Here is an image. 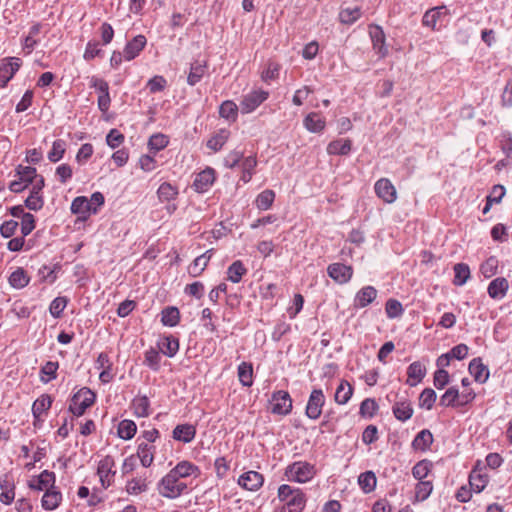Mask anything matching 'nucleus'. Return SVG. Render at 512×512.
Returning <instances> with one entry per match:
<instances>
[{"label":"nucleus","instance_id":"1","mask_svg":"<svg viewBox=\"0 0 512 512\" xmlns=\"http://www.w3.org/2000/svg\"><path fill=\"white\" fill-rule=\"evenodd\" d=\"M201 475L199 466L189 460L179 461L158 482L159 494L168 499H176L187 492L188 485L185 480L196 479Z\"/></svg>","mask_w":512,"mask_h":512},{"label":"nucleus","instance_id":"2","mask_svg":"<svg viewBox=\"0 0 512 512\" xmlns=\"http://www.w3.org/2000/svg\"><path fill=\"white\" fill-rule=\"evenodd\" d=\"M277 498L283 504L278 512H302L307 504L304 491L289 484L278 487Z\"/></svg>","mask_w":512,"mask_h":512},{"label":"nucleus","instance_id":"3","mask_svg":"<svg viewBox=\"0 0 512 512\" xmlns=\"http://www.w3.org/2000/svg\"><path fill=\"white\" fill-rule=\"evenodd\" d=\"M160 439V432L156 428L143 430L137 438L136 456L144 468H149L155 458L156 441Z\"/></svg>","mask_w":512,"mask_h":512},{"label":"nucleus","instance_id":"4","mask_svg":"<svg viewBox=\"0 0 512 512\" xmlns=\"http://www.w3.org/2000/svg\"><path fill=\"white\" fill-rule=\"evenodd\" d=\"M315 475V466L307 461H295L284 469V476L288 481L300 484L311 481Z\"/></svg>","mask_w":512,"mask_h":512},{"label":"nucleus","instance_id":"5","mask_svg":"<svg viewBox=\"0 0 512 512\" xmlns=\"http://www.w3.org/2000/svg\"><path fill=\"white\" fill-rule=\"evenodd\" d=\"M16 177L17 179L10 183L9 189L14 193H20L30 184L33 186L35 181L42 176L37 174L34 167L19 165L16 169Z\"/></svg>","mask_w":512,"mask_h":512},{"label":"nucleus","instance_id":"6","mask_svg":"<svg viewBox=\"0 0 512 512\" xmlns=\"http://www.w3.org/2000/svg\"><path fill=\"white\" fill-rule=\"evenodd\" d=\"M95 399V393L89 388L83 387L73 395L69 410L76 417H80L85 413L87 408L94 404Z\"/></svg>","mask_w":512,"mask_h":512},{"label":"nucleus","instance_id":"7","mask_svg":"<svg viewBox=\"0 0 512 512\" xmlns=\"http://www.w3.org/2000/svg\"><path fill=\"white\" fill-rule=\"evenodd\" d=\"M269 410L272 414L286 416L292 411V398L287 391H274L269 400Z\"/></svg>","mask_w":512,"mask_h":512},{"label":"nucleus","instance_id":"8","mask_svg":"<svg viewBox=\"0 0 512 512\" xmlns=\"http://www.w3.org/2000/svg\"><path fill=\"white\" fill-rule=\"evenodd\" d=\"M97 475L102 488L107 489L114 483L116 475V462L113 456L106 455L99 460L97 465Z\"/></svg>","mask_w":512,"mask_h":512},{"label":"nucleus","instance_id":"9","mask_svg":"<svg viewBox=\"0 0 512 512\" xmlns=\"http://www.w3.org/2000/svg\"><path fill=\"white\" fill-rule=\"evenodd\" d=\"M448 10L445 6L436 7L427 11L422 19L423 25L433 30H440L448 23Z\"/></svg>","mask_w":512,"mask_h":512},{"label":"nucleus","instance_id":"10","mask_svg":"<svg viewBox=\"0 0 512 512\" xmlns=\"http://www.w3.org/2000/svg\"><path fill=\"white\" fill-rule=\"evenodd\" d=\"M326 397L322 389H313L309 395L305 409L306 416L311 420H317L322 414Z\"/></svg>","mask_w":512,"mask_h":512},{"label":"nucleus","instance_id":"11","mask_svg":"<svg viewBox=\"0 0 512 512\" xmlns=\"http://www.w3.org/2000/svg\"><path fill=\"white\" fill-rule=\"evenodd\" d=\"M269 97V92L256 89L247 93L243 96L240 102V109L243 114H248L253 112L256 108H258L264 101H266Z\"/></svg>","mask_w":512,"mask_h":512},{"label":"nucleus","instance_id":"12","mask_svg":"<svg viewBox=\"0 0 512 512\" xmlns=\"http://www.w3.org/2000/svg\"><path fill=\"white\" fill-rule=\"evenodd\" d=\"M43 24L40 22H33L28 32L22 36L21 47L24 55H30L34 49L41 42V31Z\"/></svg>","mask_w":512,"mask_h":512},{"label":"nucleus","instance_id":"13","mask_svg":"<svg viewBox=\"0 0 512 512\" xmlns=\"http://www.w3.org/2000/svg\"><path fill=\"white\" fill-rule=\"evenodd\" d=\"M216 181V171L212 167H206L195 175L192 188L197 193L207 192Z\"/></svg>","mask_w":512,"mask_h":512},{"label":"nucleus","instance_id":"14","mask_svg":"<svg viewBox=\"0 0 512 512\" xmlns=\"http://www.w3.org/2000/svg\"><path fill=\"white\" fill-rule=\"evenodd\" d=\"M353 268L343 263H332L327 267L328 276L336 283L343 285L348 283L353 276Z\"/></svg>","mask_w":512,"mask_h":512},{"label":"nucleus","instance_id":"15","mask_svg":"<svg viewBox=\"0 0 512 512\" xmlns=\"http://www.w3.org/2000/svg\"><path fill=\"white\" fill-rule=\"evenodd\" d=\"M22 65V61L17 57H9L3 59L0 64V87H5L14 77L15 73Z\"/></svg>","mask_w":512,"mask_h":512},{"label":"nucleus","instance_id":"16","mask_svg":"<svg viewBox=\"0 0 512 512\" xmlns=\"http://www.w3.org/2000/svg\"><path fill=\"white\" fill-rule=\"evenodd\" d=\"M376 195L385 203L392 204L397 199L395 186L388 178H380L374 185Z\"/></svg>","mask_w":512,"mask_h":512},{"label":"nucleus","instance_id":"17","mask_svg":"<svg viewBox=\"0 0 512 512\" xmlns=\"http://www.w3.org/2000/svg\"><path fill=\"white\" fill-rule=\"evenodd\" d=\"M237 483L244 490L256 492L263 486L264 476L257 471H247L239 476Z\"/></svg>","mask_w":512,"mask_h":512},{"label":"nucleus","instance_id":"18","mask_svg":"<svg viewBox=\"0 0 512 512\" xmlns=\"http://www.w3.org/2000/svg\"><path fill=\"white\" fill-rule=\"evenodd\" d=\"M44 178L40 177L35 181L29 196L25 200V206L33 211L42 209L44 205V198L42 196V189L44 188Z\"/></svg>","mask_w":512,"mask_h":512},{"label":"nucleus","instance_id":"19","mask_svg":"<svg viewBox=\"0 0 512 512\" xmlns=\"http://www.w3.org/2000/svg\"><path fill=\"white\" fill-rule=\"evenodd\" d=\"M208 60H195L191 63L187 75V83L190 86L198 84L208 73Z\"/></svg>","mask_w":512,"mask_h":512},{"label":"nucleus","instance_id":"20","mask_svg":"<svg viewBox=\"0 0 512 512\" xmlns=\"http://www.w3.org/2000/svg\"><path fill=\"white\" fill-rule=\"evenodd\" d=\"M56 476L54 472L44 470L29 482V487L38 491H47L55 486Z\"/></svg>","mask_w":512,"mask_h":512},{"label":"nucleus","instance_id":"21","mask_svg":"<svg viewBox=\"0 0 512 512\" xmlns=\"http://www.w3.org/2000/svg\"><path fill=\"white\" fill-rule=\"evenodd\" d=\"M303 126L311 133H322L326 128V119L319 112H310L303 119Z\"/></svg>","mask_w":512,"mask_h":512},{"label":"nucleus","instance_id":"22","mask_svg":"<svg viewBox=\"0 0 512 512\" xmlns=\"http://www.w3.org/2000/svg\"><path fill=\"white\" fill-rule=\"evenodd\" d=\"M146 44L147 39L144 35L140 34L135 36L124 47V59L126 61H131L135 59L140 54V52L145 48Z\"/></svg>","mask_w":512,"mask_h":512},{"label":"nucleus","instance_id":"23","mask_svg":"<svg viewBox=\"0 0 512 512\" xmlns=\"http://www.w3.org/2000/svg\"><path fill=\"white\" fill-rule=\"evenodd\" d=\"M213 255V249L207 250L202 255L196 257L188 266V274L193 277H199L207 268Z\"/></svg>","mask_w":512,"mask_h":512},{"label":"nucleus","instance_id":"24","mask_svg":"<svg viewBox=\"0 0 512 512\" xmlns=\"http://www.w3.org/2000/svg\"><path fill=\"white\" fill-rule=\"evenodd\" d=\"M71 212L79 215L81 219H87L90 214L97 213V207H90L87 197L78 196L71 203Z\"/></svg>","mask_w":512,"mask_h":512},{"label":"nucleus","instance_id":"25","mask_svg":"<svg viewBox=\"0 0 512 512\" xmlns=\"http://www.w3.org/2000/svg\"><path fill=\"white\" fill-rule=\"evenodd\" d=\"M196 436V427L193 424H178L172 431V438L184 444L190 443Z\"/></svg>","mask_w":512,"mask_h":512},{"label":"nucleus","instance_id":"26","mask_svg":"<svg viewBox=\"0 0 512 512\" xmlns=\"http://www.w3.org/2000/svg\"><path fill=\"white\" fill-rule=\"evenodd\" d=\"M377 295L378 292L373 286H364L356 293L354 306L356 308H365L377 298Z\"/></svg>","mask_w":512,"mask_h":512},{"label":"nucleus","instance_id":"27","mask_svg":"<svg viewBox=\"0 0 512 512\" xmlns=\"http://www.w3.org/2000/svg\"><path fill=\"white\" fill-rule=\"evenodd\" d=\"M392 412L397 420L406 422L413 416L414 409L409 400H399L393 404Z\"/></svg>","mask_w":512,"mask_h":512},{"label":"nucleus","instance_id":"28","mask_svg":"<svg viewBox=\"0 0 512 512\" xmlns=\"http://www.w3.org/2000/svg\"><path fill=\"white\" fill-rule=\"evenodd\" d=\"M61 501L62 494L58 488L54 486L51 489H47V491H45L41 499V505L45 510L52 511L59 507Z\"/></svg>","mask_w":512,"mask_h":512},{"label":"nucleus","instance_id":"29","mask_svg":"<svg viewBox=\"0 0 512 512\" xmlns=\"http://www.w3.org/2000/svg\"><path fill=\"white\" fill-rule=\"evenodd\" d=\"M426 374V368L425 366L419 362L415 361L409 365L407 368V380L406 383L414 387L418 383L422 381V379L425 377Z\"/></svg>","mask_w":512,"mask_h":512},{"label":"nucleus","instance_id":"30","mask_svg":"<svg viewBox=\"0 0 512 512\" xmlns=\"http://www.w3.org/2000/svg\"><path fill=\"white\" fill-rule=\"evenodd\" d=\"M354 393L353 386L345 379H342L336 388L334 394V401L338 405L347 404L352 398Z\"/></svg>","mask_w":512,"mask_h":512},{"label":"nucleus","instance_id":"31","mask_svg":"<svg viewBox=\"0 0 512 512\" xmlns=\"http://www.w3.org/2000/svg\"><path fill=\"white\" fill-rule=\"evenodd\" d=\"M475 397L470 388H465L461 392L458 389L450 388V406H463L471 402Z\"/></svg>","mask_w":512,"mask_h":512},{"label":"nucleus","instance_id":"32","mask_svg":"<svg viewBox=\"0 0 512 512\" xmlns=\"http://www.w3.org/2000/svg\"><path fill=\"white\" fill-rule=\"evenodd\" d=\"M149 482L144 476H136L128 480L125 485V491L129 495H139L148 490Z\"/></svg>","mask_w":512,"mask_h":512},{"label":"nucleus","instance_id":"33","mask_svg":"<svg viewBox=\"0 0 512 512\" xmlns=\"http://www.w3.org/2000/svg\"><path fill=\"white\" fill-rule=\"evenodd\" d=\"M52 402V397L48 394H42L38 397L32 405L34 419L41 420V417L50 409Z\"/></svg>","mask_w":512,"mask_h":512},{"label":"nucleus","instance_id":"34","mask_svg":"<svg viewBox=\"0 0 512 512\" xmlns=\"http://www.w3.org/2000/svg\"><path fill=\"white\" fill-rule=\"evenodd\" d=\"M158 348L164 355L174 357L179 350V340L172 335L163 336L158 342Z\"/></svg>","mask_w":512,"mask_h":512},{"label":"nucleus","instance_id":"35","mask_svg":"<svg viewBox=\"0 0 512 512\" xmlns=\"http://www.w3.org/2000/svg\"><path fill=\"white\" fill-rule=\"evenodd\" d=\"M352 149L350 139H336L331 141L326 148L329 155H348Z\"/></svg>","mask_w":512,"mask_h":512},{"label":"nucleus","instance_id":"36","mask_svg":"<svg viewBox=\"0 0 512 512\" xmlns=\"http://www.w3.org/2000/svg\"><path fill=\"white\" fill-rule=\"evenodd\" d=\"M437 365L440 369L434 375V385L441 389L448 383V372L444 369L448 365V353H444L438 358Z\"/></svg>","mask_w":512,"mask_h":512},{"label":"nucleus","instance_id":"37","mask_svg":"<svg viewBox=\"0 0 512 512\" xmlns=\"http://www.w3.org/2000/svg\"><path fill=\"white\" fill-rule=\"evenodd\" d=\"M508 281L503 277H498L490 282L488 294L493 299H502L508 290Z\"/></svg>","mask_w":512,"mask_h":512},{"label":"nucleus","instance_id":"38","mask_svg":"<svg viewBox=\"0 0 512 512\" xmlns=\"http://www.w3.org/2000/svg\"><path fill=\"white\" fill-rule=\"evenodd\" d=\"M370 36L372 39L373 47L377 53L382 57L386 56L387 48L385 47V34L381 27L372 26L370 28Z\"/></svg>","mask_w":512,"mask_h":512},{"label":"nucleus","instance_id":"39","mask_svg":"<svg viewBox=\"0 0 512 512\" xmlns=\"http://www.w3.org/2000/svg\"><path fill=\"white\" fill-rule=\"evenodd\" d=\"M433 443V435L432 433L424 429L420 431L412 441V448L415 451L425 452L427 451L431 444Z\"/></svg>","mask_w":512,"mask_h":512},{"label":"nucleus","instance_id":"40","mask_svg":"<svg viewBox=\"0 0 512 512\" xmlns=\"http://www.w3.org/2000/svg\"><path fill=\"white\" fill-rule=\"evenodd\" d=\"M178 195V187L169 182H163L157 190V197L162 203H170L171 201H174Z\"/></svg>","mask_w":512,"mask_h":512},{"label":"nucleus","instance_id":"41","mask_svg":"<svg viewBox=\"0 0 512 512\" xmlns=\"http://www.w3.org/2000/svg\"><path fill=\"white\" fill-rule=\"evenodd\" d=\"M469 372L479 383H484L489 377L488 368L480 359L474 358L469 364Z\"/></svg>","mask_w":512,"mask_h":512},{"label":"nucleus","instance_id":"42","mask_svg":"<svg viewBox=\"0 0 512 512\" xmlns=\"http://www.w3.org/2000/svg\"><path fill=\"white\" fill-rule=\"evenodd\" d=\"M229 137L230 131L228 129H220L207 141V147L213 152H218L228 141Z\"/></svg>","mask_w":512,"mask_h":512},{"label":"nucleus","instance_id":"43","mask_svg":"<svg viewBox=\"0 0 512 512\" xmlns=\"http://www.w3.org/2000/svg\"><path fill=\"white\" fill-rule=\"evenodd\" d=\"M237 375L240 383L245 387L253 385V365L250 362H241L237 368Z\"/></svg>","mask_w":512,"mask_h":512},{"label":"nucleus","instance_id":"44","mask_svg":"<svg viewBox=\"0 0 512 512\" xmlns=\"http://www.w3.org/2000/svg\"><path fill=\"white\" fill-rule=\"evenodd\" d=\"M361 15V8L358 6L344 7L341 8L338 18L342 24L352 25L361 17Z\"/></svg>","mask_w":512,"mask_h":512},{"label":"nucleus","instance_id":"45","mask_svg":"<svg viewBox=\"0 0 512 512\" xmlns=\"http://www.w3.org/2000/svg\"><path fill=\"white\" fill-rule=\"evenodd\" d=\"M0 489V502L5 505H10L15 498V486L8 480L7 476L0 480Z\"/></svg>","mask_w":512,"mask_h":512},{"label":"nucleus","instance_id":"46","mask_svg":"<svg viewBox=\"0 0 512 512\" xmlns=\"http://www.w3.org/2000/svg\"><path fill=\"white\" fill-rule=\"evenodd\" d=\"M247 268L242 261H234L227 269V280L232 283H239L242 277L247 274Z\"/></svg>","mask_w":512,"mask_h":512},{"label":"nucleus","instance_id":"47","mask_svg":"<svg viewBox=\"0 0 512 512\" xmlns=\"http://www.w3.org/2000/svg\"><path fill=\"white\" fill-rule=\"evenodd\" d=\"M132 408L137 417L150 415V401L147 396L138 395L132 400Z\"/></svg>","mask_w":512,"mask_h":512},{"label":"nucleus","instance_id":"48","mask_svg":"<svg viewBox=\"0 0 512 512\" xmlns=\"http://www.w3.org/2000/svg\"><path fill=\"white\" fill-rule=\"evenodd\" d=\"M275 200V192L271 189H265L259 193L254 201L257 209L266 211L270 209Z\"/></svg>","mask_w":512,"mask_h":512},{"label":"nucleus","instance_id":"49","mask_svg":"<svg viewBox=\"0 0 512 512\" xmlns=\"http://www.w3.org/2000/svg\"><path fill=\"white\" fill-rule=\"evenodd\" d=\"M137 432V425L133 420L124 419L117 426V434L123 440L132 439Z\"/></svg>","mask_w":512,"mask_h":512},{"label":"nucleus","instance_id":"50","mask_svg":"<svg viewBox=\"0 0 512 512\" xmlns=\"http://www.w3.org/2000/svg\"><path fill=\"white\" fill-rule=\"evenodd\" d=\"M180 322V312L177 307H166L161 312V323L164 326L174 327Z\"/></svg>","mask_w":512,"mask_h":512},{"label":"nucleus","instance_id":"51","mask_svg":"<svg viewBox=\"0 0 512 512\" xmlns=\"http://www.w3.org/2000/svg\"><path fill=\"white\" fill-rule=\"evenodd\" d=\"M9 284L16 289H22L25 286L28 285L30 281V277L28 276L27 272L21 268L18 267L15 271H13L9 276Z\"/></svg>","mask_w":512,"mask_h":512},{"label":"nucleus","instance_id":"52","mask_svg":"<svg viewBox=\"0 0 512 512\" xmlns=\"http://www.w3.org/2000/svg\"><path fill=\"white\" fill-rule=\"evenodd\" d=\"M66 141L63 139H57L52 143L51 150L48 152V160L52 163L60 161L66 152Z\"/></svg>","mask_w":512,"mask_h":512},{"label":"nucleus","instance_id":"53","mask_svg":"<svg viewBox=\"0 0 512 512\" xmlns=\"http://www.w3.org/2000/svg\"><path fill=\"white\" fill-rule=\"evenodd\" d=\"M169 144V137L162 133L153 134L148 140V148L150 151L157 153L165 149Z\"/></svg>","mask_w":512,"mask_h":512},{"label":"nucleus","instance_id":"54","mask_svg":"<svg viewBox=\"0 0 512 512\" xmlns=\"http://www.w3.org/2000/svg\"><path fill=\"white\" fill-rule=\"evenodd\" d=\"M378 409L379 406L374 398H366L360 404L359 414L363 418L371 419L376 415Z\"/></svg>","mask_w":512,"mask_h":512},{"label":"nucleus","instance_id":"55","mask_svg":"<svg viewBox=\"0 0 512 512\" xmlns=\"http://www.w3.org/2000/svg\"><path fill=\"white\" fill-rule=\"evenodd\" d=\"M454 270V279L453 283L456 286L464 285L467 280L470 278V269L467 264L458 263L453 267Z\"/></svg>","mask_w":512,"mask_h":512},{"label":"nucleus","instance_id":"56","mask_svg":"<svg viewBox=\"0 0 512 512\" xmlns=\"http://www.w3.org/2000/svg\"><path fill=\"white\" fill-rule=\"evenodd\" d=\"M219 114L222 118L229 121H235L238 115V107L231 100L224 101L219 108Z\"/></svg>","mask_w":512,"mask_h":512},{"label":"nucleus","instance_id":"57","mask_svg":"<svg viewBox=\"0 0 512 512\" xmlns=\"http://www.w3.org/2000/svg\"><path fill=\"white\" fill-rule=\"evenodd\" d=\"M280 64L274 61H268L265 69L261 73V79L265 83H270L279 77Z\"/></svg>","mask_w":512,"mask_h":512},{"label":"nucleus","instance_id":"58","mask_svg":"<svg viewBox=\"0 0 512 512\" xmlns=\"http://www.w3.org/2000/svg\"><path fill=\"white\" fill-rule=\"evenodd\" d=\"M257 161L255 157L249 156L242 160V175L241 180L244 183H248L252 179L254 168L256 167Z\"/></svg>","mask_w":512,"mask_h":512},{"label":"nucleus","instance_id":"59","mask_svg":"<svg viewBox=\"0 0 512 512\" xmlns=\"http://www.w3.org/2000/svg\"><path fill=\"white\" fill-rule=\"evenodd\" d=\"M160 361L161 357L156 349L150 348L145 351L143 361L144 365L148 366L153 371H158L160 368Z\"/></svg>","mask_w":512,"mask_h":512},{"label":"nucleus","instance_id":"60","mask_svg":"<svg viewBox=\"0 0 512 512\" xmlns=\"http://www.w3.org/2000/svg\"><path fill=\"white\" fill-rule=\"evenodd\" d=\"M376 482V476L371 471L364 472L358 477V483L366 493L371 492L375 488Z\"/></svg>","mask_w":512,"mask_h":512},{"label":"nucleus","instance_id":"61","mask_svg":"<svg viewBox=\"0 0 512 512\" xmlns=\"http://www.w3.org/2000/svg\"><path fill=\"white\" fill-rule=\"evenodd\" d=\"M385 312L388 318L394 319L400 317L403 314L404 309L398 300L390 298L385 304Z\"/></svg>","mask_w":512,"mask_h":512},{"label":"nucleus","instance_id":"62","mask_svg":"<svg viewBox=\"0 0 512 512\" xmlns=\"http://www.w3.org/2000/svg\"><path fill=\"white\" fill-rule=\"evenodd\" d=\"M59 368L58 362L48 361L41 368V380L45 383L57 377V370Z\"/></svg>","mask_w":512,"mask_h":512},{"label":"nucleus","instance_id":"63","mask_svg":"<svg viewBox=\"0 0 512 512\" xmlns=\"http://www.w3.org/2000/svg\"><path fill=\"white\" fill-rule=\"evenodd\" d=\"M433 489L430 481H420L415 487V499L416 501H424L431 494Z\"/></svg>","mask_w":512,"mask_h":512},{"label":"nucleus","instance_id":"64","mask_svg":"<svg viewBox=\"0 0 512 512\" xmlns=\"http://www.w3.org/2000/svg\"><path fill=\"white\" fill-rule=\"evenodd\" d=\"M68 304V299L66 297H56L49 306L50 314L54 318H60L63 310L66 308Z\"/></svg>","mask_w":512,"mask_h":512}]
</instances>
